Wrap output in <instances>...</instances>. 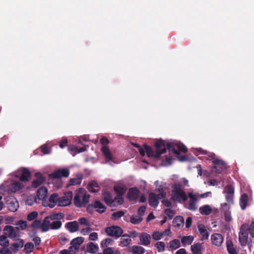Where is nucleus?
<instances>
[{
	"instance_id": "1",
	"label": "nucleus",
	"mask_w": 254,
	"mask_h": 254,
	"mask_svg": "<svg viewBox=\"0 0 254 254\" xmlns=\"http://www.w3.org/2000/svg\"><path fill=\"white\" fill-rule=\"evenodd\" d=\"M3 231L5 235H7L9 238L14 241L17 240L20 237L18 227H13L11 225H6L3 228Z\"/></svg>"
},
{
	"instance_id": "2",
	"label": "nucleus",
	"mask_w": 254,
	"mask_h": 254,
	"mask_svg": "<svg viewBox=\"0 0 254 254\" xmlns=\"http://www.w3.org/2000/svg\"><path fill=\"white\" fill-rule=\"evenodd\" d=\"M167 148L169 151H172L176 155H179L180 152L186 153L188 151L185 145L181 142H167Z\"/></svg>"
},
{
	"instance_id": "3",
	"label": "nucleus",
	"mask_w": 254,
	"mask_h": 254,
	"mask_svg": "<svg viewBox=\"0 0 254 254\" xmlns=\"http://www.w3.org/2000/svg\"><path fill=\"white\" fill-rule=\"evenodd\" d=\"M105 232L110 236L115 237L118 238L122 235L123 230L119 226L113 225L106 227Z\"/></svg>"
},
{
	"instance_id": "4",
	"label": "nucleus",
	"mask_w": 254,
	"mask_h": 254,
	"mask_svg": "<svg viewBox=\"0 0 254 254\" xmlns=\"http://www.w3.org/2000/svg\"><path fill=\"white\" fill-rule=\"evenodd\" d=\"M246 224H243L240 228L239 233V242L242 246H245L248 242L249 232H248L247 226Z\"/></svg>"
},
{
	"instance_id": "5",
	"label": "nucleus",
	"mask_w": 254,
	"mask_h": 254,
	"mask_svg": "<svg viewBox=\"0 0 254 254\" xmlns=\"http://www.w3.org/2000/svg\"><path fill=\"white\" fill-rule=\"evenodd\" d=\"M144 149L145 150V152L147 154V155L149 157H154L155 158H160V156L166 152V148H163V150L160 152V151H154L153 149L149 145L146 144H144Z\"/></svg>"
},
{
	"instance_id": "6",
	"label": "nucleus",
	"mask_w": 254,
	"mask_h": 254,
	"mask_svg": "<svg viewBox=\"0 0 254 254\" xmlns=\"http://www.w3.org/2000/svg\"><path fill=\"white\" fill-rule=\"evenodd\" d=\"M223 193L225 194V199L227 202L234 203V188L231 185H227L224 189Z\"/></svg>"
},
{
	"instance_id": "7",
	"label": "nucleus",
	"mask_w": 254,
	"mask_h": 254,
	"mask_svg": "<svg viewBox=\"0 0 254 254\" xmlns=\"http://www.w3.org/2000/svg\"><path fill=\"white\" fill-rule=\"evenodd\" d=\"M188 197H189L190 199L186 208L190 211H195L197 209L196 202L198 199L196 195L190 192L188 193Z\"/></svg>"
},
{
	"instance_id": "8",
	"label": "nucleus",
	"mask_w": 254,
	"mask_h": 254,
	"mask_svg": "<svg viewBox=\"0 0 254 254\" xmlns=\"http://www.w3.org/2000/svg\"><path fill=\"white\" fill-rule=\"evenodd\" d=\"M69 171L68 169H59L49 174V177L51 179H60L62 177H68Z\"/></svg>"
},
{
	"instance_id": "9",
	"label": "nucleus",
	"mask_w": 254,
	"mask_h": 254,
	"mask_svg": "<svg viewBox=\"0 0 254 254\" xmlns=\"http://www.w3.org/2000/svg\"><path fill=\"white\" fill-rule=\"evenodd\" d=\"M140 194L139 190L136 187L129 189L127 197L130 201H136Z\"/></svg>"
},
{
	"instance_id": "10",
	"label": "nucleus",
	"mask_w": 254,
	"mask_h": 254,
	"mask_svg": "<svg viewBox=\"0 0 254 254\" xmlns=\"http://www.w3.org/2000/svg\"><path fill=\"white\" fill-rule=\"evenodd\" d=\"M172 200L175 202H181V200L185 201L188 199V196L186 192L183 191L172 192L171 197Z\"/></svg>"
},
{
	"instance_id": "11",
	"label": "nucleus",
	"mask_w": 254,
	"mask_h": 254,
	"mask_svg": "<svg viewBox=\"0 0 254 254\" xmlns=\"http://www.w3.org/2000/svg\"><path fill=\"white\" fill-rule=\"evenodd\" d=\"M101 151L105 158L106 159L107 163H109V164L111 165H113V164L111 162H109L110 161L115 163H117L115 161V159L113 157L112 153L111 152L109 148L107 146L104 145L101 148Z\"/></svg>"
},
{
	"instance_id": "12",
	"label": "nucleus",
	"mask_w": 254,
	"mask_h": 254,
	"mask_svg": "<svg viewBox=\"0 0 254 254\" xmlns=\"http://www.w3.org/2000/svg\"><path fill=\"white\" fill-rule=\"evenodd\" d=\"M214 165L215 172L217 173H220L224 169L226 168L227 164L223 160L220 159H215L212 161Z\"/></svg>"
},
{
	"instance_id": "13",
	"label": "nucleus",
	"mask_w": 254,
	"mask_h": 254,
	"mask_svg": "<svg viewBox=\"0 0 254 254\" xmlns=\"http://www.w3.org/2000/svg\"><path fill=\"white\" fill-rule=\"evenodd\" d=\"M84 240V238L81 237H78L73 239L70 242L71 246L69 248V251H73V249L75 251H77L79 249V246L83 243Z\"/></svg>"
},
{
	"instance_id": "14",
	"label": "nucleus",
	"mask_w": 254,
	"mask_h": 254,
	"mask_svg": "<svg viewBox=\"0 0 254 254\" xmlns=\"http://www.w3.org/2000/svg\"><path fill=\"white\" fill-rule=\"evenodd\" d=\"M7 207L11 212H15L19 207V203L14 197L10 198L6 201Z\"/></svg>"
},
{
	"instance_id": "15",
	"label": "nucleus",
	"mask_w": 254,
	"mask_h": 254,
	"mask_svg": "<svg viewBox=\"0 0 254 254\" xmlns=\"http://www.w3.org/2000/svg\"><path fill=\"white\" fill-rule=\"evenodd\" d=\"M35 176L36 179L32 181L31 187L33 188H37L45 182V178L43 175L39 172L36 173Z\"/></svg>"
},
{
	"instance_id": "16",
	"label": "nucleus",
	"mask_w": 254,
	"mask_h": 254,
	"mask_svg": "<svg viewBox=\"0 0 254 254\" xmlns=\"http://www.w3.org/2000/svg\"><path fill=\"white\" fill-rule=\"evenodd\" d=\"M104 202L109 206H115L114 200L112 194L109 192L105 191L102 194Z\"/></svg>"
},
{
	"instance_id": "17",
	"label": "nucleus",
	"mask_w": 254,
	"mask_h": 254,
	"mask_svg": "<svg viewBox=\"0 0 254 254\" xmlns=\"http://www.w3.org/2000/svg\"><path fill=\"white\" fill-rule=\"evenodd\" d=\"M65 228L70 233H74L78 230L79 225L76 221L67 222L65 225Z\"/></svg>"
},
{
	"instance_id": "18",
	"label": "nucleus",
	"mask_w": 254,
	"mask_h": 254,
	"mask_svg": "<svg viewBox=\"0 0 254 254\" xmlns=\"http://www.w3.org/2000/svg\"><path fill=\"white\" fill-rule=\"evenodd\" d=\"M211 240L213 245L220 246L223 241V237L220 234L215 233L212 235Z\"/></svg>"
},
{
	"instance_id": "19",
	"label": "nucleus",
	"mask_w": 254,
	"mask_h": 254,
	"mask_svg": "<svg viewBox=\"0 0 254 254\" xmlns=\"http://www.w3.org/2000/svg\"><path fill=\"white\" fill-rule=\"evenodd\" d=\"M140 244L143 246H148L150 244L151 236L146 233H142L139 236Z\"/></svg>"
},
{
	"instance_id": "20",
	"label": "nucleus",
	"mask_w": 254,
	"mask_h": 254,
	"mask_svg": "<svg viewBox=\"0 0 254 254\" xmlns=\"http://www.w3.org/2000/svg\"><path fill=\"white\" fill-rule=\"evenodd\" d=\"M69 198L66 196L59 197L58 205L60 206H65L70 203L71 198L72 197V192H69Z\"/></svg>"
},
{
	"instance_id": "21",
	"label": "nucleus",
	"mask_w": 254,
	"mask_h": 254,
	"mask_svg": "<svg viewBox=\"0 0 254 254\" xmlns=\"http://www.w3.org/2000/svg\"><path fill=\"white\" fill-rule=\"evenodd\" d=\"M48 194V189L44 187H40L37 190V196L40 200H44Z\"/></svg>"
},
{
	"instance_id": "22",
	"label": "nucleus",
	"mask_w": 254,
	"mask_h": 254,
	"mask_svg": "<svg viewBox=\"0 0 254 254\" xmlns=\"http://www.w3.org/2000/svg\"><path fill=\"white\" fill-rule=\"evenodd\" d=\"M149 204L152 207H156L159 204L157 195L154 192H151L149 194Z\"/></svg>"
},
{
	"instance_id": "23",
	"label": "nucleus",
	"mask_w": 254,
	"mask_h": 254,
	"mask_svg": "<svg viewBox=\"0 0 254 254\" xmlns=\"http://www.w3.org/2000/svg\"><path fill=\"white\" fill-rule=\"evenodd\" d=\"M87 189L90 192L95 193L99 191L100 188L96 181H92L88 183Z\"/></svg>"
},
{
	"instance_id": "24",
	"label": "nucleus",
	"mask_w": 254,
	"mask_h": 254,
	"mask_svg": "<svg viewBox=\"0 0 254 254\" xmlns=\"http://www.w3.org/2000/svg\"><path fill=\"white\" fill-rule=\"evenodd\" d=\"M199 232L202 236V240L208 239L209 233L207 231L205 226L203 224H199L198 225Z\"/></svg>"
},
{
	"instance_id": "25",
	"label": "nucleus",
	"mask_w": 254,
	"mask_h": 254,
	"mask_svg": "<svg viewBox=\"0 0 254 254\" xmlns=\"http://www.w3.org/2000/svg\"><path fill=\"white\" fill-rule=\"evenodd\" d=\"M83 179V175L81 174H78L76 178L70 179L68 182L67 186L80 185Z\"/></svg>"
},
{
	"instance_id": "26",
	"label": "nucleus",
	"mask_w": 254,
	"mask_h": 254,
	"mask_svg": "<svg viewBox=\"0 0 254 254\" xmlns=\"http://www.w3.org/2000/svg\"><path fill=\"white\" fill-rule=\"evenodd\" d=\"M49 216L45 218L44 220L41 222V231L45 232L51 229V222Z\"/></svg>"
},
{
	"instance_id": "27",
	"label": "nucleus",
	"mask_w": 254,
	"mask_h": 254,
	"mask_svg": "<svg viewBox=\"0 0 254 254\" xmlns=\"http://www.w3.org/2000/svg\"><path fill=\"white\" fill-rule=\"evenodd\" d=\"M248 195L247 193H243L241 195L240 199V205L242 210H245L248 205Z\"/></svg>"
},
{
	"instance_id": "28",
	"label": "nucleus",
	"mask_w": 254,
	"mask_h": 254,
	"mask_svg": "<svg viewBox=\"0 0 254 254\" xmlns=\"http://www.w3.org/2000/svg\"><path fill=\"white\" fill-rule=\"evenodd\" d=\"M59 197L58 193H53L49 199L48 206L50 208H53L57 202L59 203Z\"/></svg>"
},
{
	"instance_id": "29",
	"label": "nucleus",
	"mask_w": 254,
	"mask_h": 254,
	"mask_svg": "<svg viewBox=\"0 0 254 254\" xmlns=\"http://www.w3.org/2000/svg\"><path fill=\"white\" fill-rule=\"evenodd\" d=\"M222 208L225 210L224 217L225 220L227 222L231 221L232 218L231 216V212L228 210L229 209V206L226 203H224L221 204Z\"/></svg>"
},
{
	"instance_id": "30",
	"label": "nucleus",
	"mask_w": 254,
	"mask_h": 254,
	"mask_svg": "<svg viewBox=\"0 0 254 254\" xmlns=\"http://www.w3.org/2000/svg\"><path fill=\"white\" fill-rule=\"evenodd\" d=\"M226 247L229 254H238L233 243L231 240H227Z\"/></svg>"
},
{
	"instance_id": "31",
	"label": "nucleus",
	"mask_w": 254,
	"mask_h": 254,
	"mask_svg": "<svg viewBox=\"0 0 254 254\" xmlns=\"http://www.w3.org/2000/svg\"><path fill=\"white\" fill-rule=\"evenodd\" d=\"M30 177V172L27 168H23L20 177V180L25 182L29 180Z\"/></svg>"
},
{
	"instance_id": "32",
	"label": "nucleus",
	"mask_w": 254,
	"mask_h": 254,
	"mask_svg": "<svg viewBox=\"0 0 254 254\" xmlns=\"http://www.w3.org/2000/svg\"><path fill=\"white\" fill-rule=\"evenodd\" d=\"M173 225L175 227L179 228L181 226H183L184 224V218L182 216H177L175 217L173 221Z\"/></svg>"
},
{
	"instance_id": "33",
	"label": "nucleus",
	"mask_w": 254,
	"mask_h": 254,
	"mask_svg": "<svg viewBox=\"0 0 254 254\" xmlns=\"http://www.w3.org/2000/svg\"><path fill=\"white\" fill-rule=\"evenodd\" d=\"M51 220L52 221H61L64 217V214L62 212L53 213L48 216Z\"/></svg>"
},
{
	"instance_id": "34",
	"label": "nucleus",
	"mask_w": 254,
	"mask_h": 254,
	"mask_svg": "<svg viewBox=\"0 0 254 254\" xmlns=\"http://www.w3.org/2000/svg\"><path fill=\"white\" fill-rule=\"evenodd\" d=\"M94 208L96 209V211L100 213L104 212L106 210L105 206L99 200H96L94 203Z\"/></svg>"
},
{
	"instance_id": "35",
	"label": "nucleus",
	"mask_w": 254,
	"mask_h": 254,
	"mask_svg": "<svg viewBox=\"0 0 254 254\" xmlns=\"http://www.w3.org/2000/svg\"><path fill=\"white\" fill-rule=\"evenodd\" d=\"M18 242L11 244L10 248L15 252L18 251L24 246V241L22 239H18Z\"/></svg>"
},
{
	"instance_id": "36",
	"label": "nucleus",
	"mask_w": 254,
	"mask_h": 254,
	"mask_svg": "<svg viewBox=\"0 0 254 254\" xmlns=\"http://www.w3.org/2000/svg\"><path fill=\"white\" fill-rule=\"evenodd\" d=\"M114 190L117 195H123L127 191V188L125 186L115 185L114 187Z\"/></svg>"
},
{
	"instance_id": "37",
	"label": "nucleus",
	"mask_w": 254,
	"mask_h": 254,
	"mask_svg": "<svg viewBox=\"0 0 254 254\" xmlns=\"http://www.w3.org/2000/svg\"><path fill=\"white\" fill-rule=\"evenodd\" d=\"M154 146L156 148V151H161L163 150V148H165V146L167 147V143L166 144L165 141L163 140L160 139L157 140Z\"/></svg>"
},
{
	"instance_id": "38",
	"label": "nucleus",
	"mask_w": 254,
	"mask_h": 254,
	"mask_svg": "<svg viewBox=\"0 0 254 254\" xmlns=\"http://www.w3.org/2000/svg\"><path fill=\"white\" fill-rule=\"evenodd\" d=\"M191 251L193 254H202L201 244L198 243L193 244L191 246Z\"/></svg>"
},
{
	"instance_id": "39",
	"label": "nucleus",
	"mask_w": 254,
	"mask_h": 254,
	"mask_svg": "<svg viewBox=\"0 0 254 254\" xmlns=\"http://www.w3.org/2000/svg\"><path fill=\"white\" fill-rule=\"evenodd\" d=\"M199 211L202 215H208L211 213L212 208L209 205H205L199 208Z\"/></svg>"
},
{
	"instance_id": "40",
	"label": "nucleus",
	"mask_w": 254,
	"mask_h": 254,
	"mask_svg": "<svg viewBox=\"0 0 254 254\" xmlns=\"http://www.w3.org/2000/svg\"><path fill=\"white\" fill-rule=\"evenodd\" d=\"M87 251L91 254H95L99 250L98 245L94 244L92 242H90L87 246Z\"/></svg>"
},
{
	"instance_id": "41",
	"label": "nucleus",
	"mask_w": 254,
	"mask_h": 254,
	"mask_svg": "<svg viewBox=\"0 0 254 254\" xmlns=\"http://www.w3.org/2000/svg\"><path fill=\"white\" fill-rule=\"evenodd\" d=\"M22 188V185L19 182H16L12 184L9 189V191L11 192H15L19 191Z\"/></svg>"
},
{
	"instance_id": "42",
	"label": "nucleus",
	"mask_w": 254,
	"mask_h": 254,
	"mask_svg": "<svg viewBox=\"0 0 254 254\" xmlns=\"http://www.w3.org/2000/svg\"><path fill=\"white\" fill-rule=\"evenodd\" d=\"M194 238L192 236H183L181 239V243L184 246L190 245L193 242Z\"/></svg>"
},
{
	"instance_id": "43",
	"label": "nucleus",
	"mask_w": 254,
	"mask_h": 254,
	"mask_svg": "<svg viewBox=\"0 0 254 254\" xmlns=\"http://www.w3.org/2000/svg\"><path fill=\"white\" fill-rule=\"evenodd\" d=\"M145 251V249L141 246H133L132 248V253L133 254H143Z\"/></svg>"
},
{
	"instance_id": "44",
	"label": "nucleus",
	"mask_w": 254,
	"mask_h": 254,
	"mask_svg": "<svg viewBox=\"0 0 254 254\" xmlns=\"http://www.w3.org/2000/svg\"><path fill=\"white\" fill-rule=\"evenodd\" d=\"M169 248L171 250H176L181 246L180 242L178 239H174L170 242Z\"/></svg>"
},
{
	"instance_id": "45",
	"label": "nucleus",
	"mask_w": 254,
	"mask_h": 254,
	"mask_svg": "<svg viewBox=\"0 0 254 254\" xmlns=\"http://www.w3.org/2000/svg\"><path fill=\"white\" fill-rule=\"evenodd\" d=\"M9 242L5 235L0 236V245L2 247H8Z\"/></svg>"
},
{
	"instance_id": "46",
	"label": "nucleus",
	"mask_w": 254,
	"mask_h": 254,
	"mask_svg": "<svg viewBox=\"0 0 254 254\" xmlns=\"http://www.w3.org/2000/svg\"><path fill=\"white\" fill-rule=\"evenodd\" d=\"M62 222L61 221H53L51 223V229L53 230H57L61 228Z\"/></svg>"
},
{
	"instance_id": "47",
	"label": "nucleus",
	"mask_w": 254,
	"mask_h": 254,
	"mask_svg": "<svg viewBox=\"0 0 254 254\" xmlns=\"http://www.w3.org/2000/svg\"><path fill=\"white\" fill-rule=\"evenodd\" d=\"M24 251L26 254H30L34 249V245L31 242L27 243L24 245Z\"/></svg>"
},
{
	"instance_id": "48",
	"label": "nucleus",
	"mask_w": 254,
	"mask_h": 254,
	"mask_svg": "<svg viewBox=\"0 0 254 254\" xmlns=\"http://www.w3.org/2000/svg\"><path fill=\"white\" fill-rule=\"evenodd\" d=\"M73 202L75 205L78 207H82V202L80 200V196L79 193H76L74 195Z\"/></svg>"
},
{
	"instance_id": "49",
	"label": "nucleus",
	"mask_w": 254,
	"mask_h": 254,
	"mask_svg": "<svg viewBox=\"0 0 254 254\" xmlns=\"http://www.w3.org/2000/svg\"><path fill=\"white\" fill-rule=\"evenodd\" d=\"M58 239L60 243L62 245H64L68 241V239L67 238V236L64 233H61L58 236Z\"/></svg>"
},
{
	"instance_id": "50",
	"label": "nucleus",
	"mask_w": 254,
	"mask_h": 254,
	"mask_svg": "<svg viewBox=\"0 0 254 254\" xmlns=\"http://www.w3.org/2000/svg\"><path fill=\"white\" fill-rule=\"evenodd\" d=\"M16 225L17 226H19V229H21L22 230H25L26 228L27 227V223L26 221L23 220H20L18 221Z\"/></svg>"
},
{
	"instance_id": "51",
	"label": "nucleus",
	"mask_w": 254,
	"mask_h": 254,
	"mask_svg": "<svg viewBox=\"0 0 254 254\" xmlns=\"http://www.w3.org/2000/svg\"><path fill=\"white\" fill-rule=\"evenodd\" d=\"M142 220V218L139 216H132L130 217V222L133 224H139Z\"/></svg>"
},
{
	"instance_id": "52",
	"label": "nucleus",
	"mask_w": 254,
	"mask_h": 254,
	"mask_svg": "<svg viewBox=\"0 0 254 254\" xmlns=\"http://www.w3.org/2000/svg\"><path fill=\"white\" fill-rule=\"evenodd\" d=\"M155 246L157 249L158 252H162L165 250V244L163 242H157L155 244Z\"/></svg>"
},
{
	"instance_id": "53",
	"label": "nucleus",
	"mask_w": 254,
	"mask_h": 254,
	"mask_svg": "<svg viewBox=\"0 0 254 254\" xmlns=\"http://www.w3.org/2000/svg\"><path fill=\"white\" fill-rule=\"evenodd\" d=\"M172 187L173 189L172 192L183 191V190L182 189V185L181 184L176 183L174 185H173Z\"/></svg>"
},
{
	"instance_id": "54",
	"label": "nucleus",
	"mask_w": 254,
	"mask_h": 254,
	"mask_svg": "<svg viewBox=\"0 0 254 254\" xmlns=\"http://www.w3.org/2000/svg\"><path fill=\"white\" fill-rule=\"evenodd\" d=\"M88 147V146L87 145V146H85L84 147L78 148L77 147L73 146L70 148V150L71 151L75 150L76 153H80V152H83L85 151L86 150L87 147Z\"/></svg>"
},
{
	"instance_id": "55",
	"label": "nucleus",
	"mask_w": 254,
	"mask_h": 254,
	"mask_svg": "<svg viewBox=\"0 0 254 254\" xmlns=\"http://www.w3.org/2000/svg\"><path fill=\"white\" fill-rule=\"evenodd\" d=\"M125 214V212L123 211L120 210L118 211L117 212H114L112 214V218L114 219H117L123 216H124Z\"/></svg>"
},
{
	"instance_id": "56",
	"label": "nucleus",
	"mask_w": 254,
	"mask_h": 254,
	"mask_svg": "<svg viewBox=\"0 0 254 254\" xmlns=\"http://www.w3.org/2000/svg\"><path fill=\"white\" fill-rule=\"evenodd\" d=\"M131 240L129 238H121L120 245L122 247H127L129 245Z\"/></svg>"
},
{
	"instance_id": "57",
	"label": "nucleus",
	"mask_w": 254,
	"mask_h": 254,
	"mask_svg": "<svg viewBox=\"0 0 254 254\" xmlns=\"http://www.w3.org/2000/svg\"><path fill=\"white\" fill-rule=\"evenodd\" d=\"M122 195H117L114 199V204L117 205H121L124 202L123 198L122 197Z\"/></svg>"
},
{
	"instance_id": "58",
	"label": "nucleus",
	"mask_w": 254,
	"mask_h": 254,
	"mask_svg": "<svg viewBox=\"0 0 254 254\" xmlns=\"http://www.w3.org/2000/svg\"><path fill=\"white\" fill-rule=\"evenodd\" d=\"M163 233H161L158 231H155L152 234V238L155 241H158L160 240L162 236H163Z\"/></svg>"
},
{
	"instance_id": "59",
	"label": "nucleus",
	"mask_w": 254,
	"mask_h": 254,
	"mask_svg": "<svg viewBox=\"0 0 254 254\" xmlns=\"http://www.w3.org/2000/svg\"><path fill=\"white\" fill-rule=\"evenodd\" d=\"M31 227L34 229H41V221L38 219L34 220L31 224Z\"/></svg>"
},
{
	"instance_id": "60",
	"label": "nucleus",
	"mask_w": 254,
	"mask_h": 254,
	"mask_svg": "<svg viewBox=\"0 0 254 254\" xmlns=\"http://www.w3.org/2000/svg\"><path fill=\"white\" fill-rule=\"evenodd\" d=\"M38 216V213L36 211L32 212L29 213L27 216V219L28 221H32L34 220Z\"/></svg>"
},
{
	"instance_id": "61",
	"label": "nucleus",
	"mask_w": 254,
	"mask_h": 254,
	"mask_svg": "<svg viewBox=\"0 0 254 254\" xmlns=\"http://www.w3.org/2000/svg\"><path fill=\"white\" fill-rule=\"evenodd\" d=\"M165 213L170 219H172L175 215L174 211L170 208L166 209L165 210Z\"/></svg>"
},
{
	"instance_id": "62",
	"label": "nucleus",
	"mask_w": 254,
	"mask_h": 254,
	"mask_svg": "<svg viewBox=\"0 0 254 254\" xmlns=\"http://www.w3.org/2000/svg\"><path fill=\"white\" fill-rule=\"evenodd\" d=\"M90 196L89 194L86 193L83 195L82 201V206H85L88 203Z\"/></svg>"
},
{
	"instance_id": "63",
	"label": "nucleus",
	"mask_w": 254,
	"mask_h": 254,
	"mask_svg": "<svg viewBox=\"0 0 254 254\" xmlns=\"http://www.w3.org/2000/svg\"><path fill=\"white\" fill-rule=\"evenodd\" d=\"M112 242V240L110 238H107L103 240L101 242V246L102 247H107Z\"/></svg>"
},
{
	"instance_id": "64",
	"label": "nucleus",
	"mask_w": 254,
	"mask_h": 254,
	"mask_svg": "<svg viewBox=\"0 0 254 254\" xmlns=\"http://www.w3.org/2000/svg\"><path fill=\"white\" fill-rule=\"evenodd\" d=\"M0 254H12L7 247H2L0 249Z\"/></svg>"
}]
</instances>
